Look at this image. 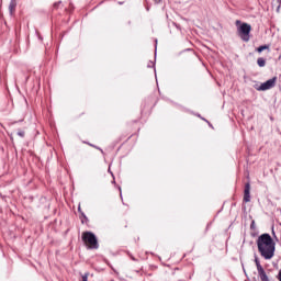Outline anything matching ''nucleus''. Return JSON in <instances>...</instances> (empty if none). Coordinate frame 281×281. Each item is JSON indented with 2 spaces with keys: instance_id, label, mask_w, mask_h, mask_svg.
Instances as JSON below:
<instances>
[{
  "instance_id": "1",
  "label": "nucleus",
  "mask_w": 281,
  "mask_h": 281,
  "mask_svg": "<svg viewBox=\"0 0 281 281\" xmlns=\"http://www.w3.org/2000/svg\"><path fill=\"white\" fill-rule=\"evenodd\" d=\"M257 247L260 256L265 260H271L276 256V241L268 233L260 235L257 239Z\"/></svg>"
},
{
  "instance_id": "2",
  "label": "nucleus",
  "mask_w": 281,
  "mask_h": 281,
  "mask_svg": "<svg viewBox=\"0 0 281 281\" xmlns=\"http://www.w3.org/2000/svg\"><path fill=\"white\" fill-rule=\"evenodd\" d=\"M83 245L87 249H99L100 244H98V237L91 232H83L81 235Z\"/></svg>"
},
{
  "instance_id": "3",
  "label": "nucleus",
  "mask_w": 281,
  "mask_h": 281,
  "mask_svg": "<svg viewBox=\"0 0 281 281\" xmlns=\"http://www.w3.org/2000/svg\"><path fill=\"white\" fill-rule=\"evenodd\" d=\"M237 34L245 43H249V34H251V24L241 23L237 27Z\"/></svg>"
},
{
  "instance_id": "4",
  "label": "nucleus",
  "mask_w": 281,
  "mask_h": 281,
  "mask_svg": "<svg viewBox=\"0 0 281 281\" xmlns=\"http://www.w3.org/2000/svg\"><path fill=\"white\" fill-rule=\"evenodd\" d=\"M255 263H256L258 276H259L260 280L269 281V277L267 276L265 268H262V265H260V260H258V258L255 259Z\"/></svg>"
},
{
  "instance_id": "5",
  "label": "nucleus",
  "mask_w": 281,
  "mask_h": 281,
  "mask_svg": "<svg viewBox=\"0 0 281 281\" xmlns=\"http://www.w3.org/2000/svg\"><path fill=\"white\" fill-rule=\"evenodd\" d=\"M276 80H278L277 77H273L266 82L261 83L259 87V91H268V89H273L276 87Z\"/></svg>"
},
{
  "instance_id": "6",
  "label": "nucleus",
  "mask_w": 281,
  "mask_h": 281,
  "mask_svg": "<svg viewBox=\"0 0 281 281\" xmlns=\"http://www.w3.org/2000/svg\"><path fill=\"white\" fill-rule=\"evenodd\" d=\"M249 201H251V184L248 182L244 189V203H249Z\"/></svg>"
},
{
  "instance_id": "7",
  "label": "nucleus",
  "mask_w": 281,
  "mask_h": 281,
  "mask_svg": "<svg viewBox=\"0 0 281 281\" xmlns=\"http://www.w3.org/2000/svg\"><path fill=\"white\" fill-rule=\"evenodd\" d=\"M16 11V0H11L9 3V12L10 14H14Z\"/></svg>"
},
{
  "instance_id": "8",
  "label": "nucleus",
  "mask_w": 281,
  "mask_h": 281,
  "mask_svg": "<svg viewBox=\"0 0 281 281\" xmlns=\"http://www.w3.org/2000/svg\"><path fill=\"white\" fill-rule=\"evenodd\" d=\"M63 8H64L63 1H58L53 4V10H60Z\"/></svg>"
},
{
  "instance_id": "9",
  "label": "nucleus",
  "mask_w": 281,
  "mask_h": 281,
  "mask_svg": "<svg viewBox=\"0 0 281 281\" xmlns=\"http://www.w3.org/2000/svg\"><path fill=\"white\" fill-rule=\"evenodd\" d=\"M257 65H258V67H265V65H267V60L262 57H259L257 59Z\"/></svg>"
},
{
  "instance_id": "10",
  "label": "nucleus",
  "mask_w": 281,
  "mask_h": 281,
  "mask_svg": "<svg viewBox=\"0 0 281 281\" xmlns=\"http://www.w3.org/2000/svg\"><path fill=\"white\" fill-rule=\"evenodd\" d=\"M265 49H269V45H261V46L256 48V52L261 54V52H265Z\"/></svg>"
},
{
  "instance_id": "11",
  "label": "nucleus",
  "mask_w": 281,
  "mask_h": 281,
  "mask_svg": "<svg viewBox=\"0 0 281 281\" xmlns=\"http://www.w3.org/2000/svg\"><path fill=\"white\" fill-rule=\"evenodd\" d=\"M16 135H18L19 137H25V131L19 130L18 133H16Z\"/></svg>"
},
{
  "instance_id": "12",
  "label": "nucleus",
  "mask_w": 281,
  "mask_h": 281,
  "mask_svg": "<svg viewBox=\"0 0 281 281\" xmlns=\"http://www.w3.org/2000/svg\"><path fill=\"white\" fill-rule=\"evenodd\" d=\"M81 281H89V273H85Z\"/></svg>"
},
{
  "instance_id": "13",
  "label": "nucleus",
  "mask_w": 281,
  "mask_h": 281,
  "mask_svg": "<svg viewBox=\"0 0 281 281\" xmlns=\"http://www.w3.org/2000/svg\"><path fill=\"white\" fill-rule=\"evenodd\" d=\"M81 216L83 217V220H81V223H87V221H89V218H87V215L85 213H81Z\"/></svg>"
},
{
  "instance_id": "14",
  "label": "nucleus",
  "mask_w": 281,
  "mask_h": 281,
  "mask_svg": "<svg viewBox=\"0 0 281 281\" xmlns=\"http://www.w3.org/2000/svg\"><path fill=\"white\" fill-rule=\"evenodd\" d=\"M278 280L281 281V269H280V271L278 273Z\"/></svg>"
},
{
  "instance_id": "15",
  "label": "nucleus",
  "mask_w": 281,
  "mask_h": 281,
  "mask_svg": "<svg viewBox=\"0 0 281 281\" xmlns=\"http://www.w3.org/2000/svg\"><path fill=\"white\" fill-rule=\"evenodd\" d=\"M235 24H236V25H240V20H237V21L235 22Z\"/></svg>"
},
{
  "instance_id": "16",
  "label": "nucleus",
  "mask_w": 281,
  "mask_h": 281,
  "mask_svg": "<svg viewBox=\"0 0 281 281\" xmlns=\"http://www.w3.org/2000/svg\"><path fill=\"white\" fill-rule=\"evenodd\" d=\"M155 3H161V0H154Z\"/></svg>"
},
{
  "instance_id": "17",
  "label": "nucleus",
  "mask_w": 281,
  "mask_h": 281,
  "mask_svg": "<svg viewBox=\"0 0 281 281\" xmlns=\"http://www.w3.org/2000/svg\"><path fill=\"white\" fill-rule=\"evenodd\" d=\"M255 222L251 223L250 228L254 229Z\"/></svg>"
},
{
  "instance_id": "18",
  "label": "nucleus",
  "mask_w": 281,
  "mask_h": 281,
  "mask_svg": "<svg viewBox=\"0 0 281 281\" xmlns=\"http://www.w3.org/2000/svg\"><path fill=\"white\" fill-rule=\"evenodd\" d=\"M280 8H281V4H279L278 10H280Z\"/></svg>"
},
{
  "instance_id": "19",
  "label": "nucleus",
  "mask_w": 281,
  "mask_h": 281,
  "mask_svg": "<svg viewBox=\"0 0 281 281\" xmlns=\"http://www.w3.org/2000/svg\"><path fill=\"white\" fill-rule=\"evenodd\" d=\"M132 260H135V257H132Z\"/></svg>"
},
{
  "instance_id": "20",
  "label": "nucleus",
  "mask_w": 281,
  "mask_h": 281,
  "mask_svg": "<svg viewBox=\"0 0 281 281\" xmlns=\"http://www.w3.org/2000/svg\"><path fill=\"white\" fill-rule=\"evenodd\" d=\"M279 3H280V5H281V0H279Z\"/></svg>"
},
{
  "instance_id": "21",
  "label": "nucleus",
  "mask_w": 281,
  "mask_h": 281,
  "mask_svg": "<svg viewBox=\"0 0 281 281\" xmlns=\"http://www.w3.org/2000/svg\"><path fill=\"white\" fill-rule=\"evenodd\" d=\"M79 212H80V206L78 207Z\"/></svg>"
}]
</instances>
